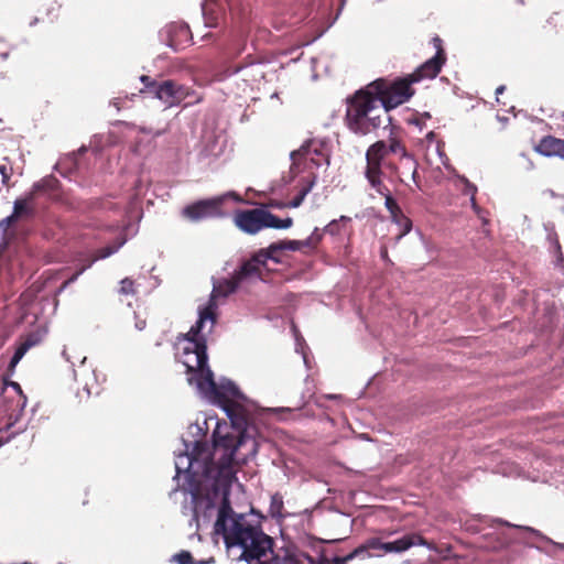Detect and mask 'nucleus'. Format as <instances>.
Returning a JSON list of instances; mask_svg holds the SVG:
<instances>
[{"mask_svg": "<svg viewBox=\"0 0 564 564\" xmlns=\"http://www.w3.org/2000/svg\"><path fill=\"white\" fill-rule=\"evenodd\" d=\"M462 181L465 183L464 193L470 196L471 207L477 214H479L480 209L476 203L477 187L474 184H471L466 177H462Z\"/></svg>", "mask_w": 564, "mask_h": 564, "instance_id": "obj_25", "label": "nucleus"}, {"mask_svg": "<svg viewBox=\"0 0 564 564\" xmlns=\"http://www.w3.org/2000/svg\"><path fill=\"white\" fill-rule=\"evenodd\" d=\"M365 177L367 178L370 186L381 196L384 197V206L390 213V216H394L402 209L397 204L395 199L391 196L389 188L382 183L381 176L365 170Z\"/></svg>", "mask_w": 564, "mask_h": 564, "instance_id": "obj_13", "label": "nucleus"}, {"mask_svg": "<svg viewBox=\"0 0 564 564\" xmlns=\"http://www.w3.org/2000/svg\"><path fill=\"white\" fill-rule=\"evenodd\" d=\"M181 32L184 33L185 35L188 33V29L187 26H182L181 28Z\"/></svg>", "mask_w": 564, "mask_h": 564, "instance_id": "obj_45", "label": "nucleus"}, {"mask_svg": "<svg viewBox=\"0 0 564 564\" xmlns=\"http://www.w3.org/2000/svg\"><path fill=\"white\" fill-rule=\"evenodd\" d=\"M173 561L177 564H195L193 556L188 551H181L173 556Z\"/></svg>", "mask_w": 564, "mask_h": 564, "instance_id": "obj_31", "label": "nucleus"}, {"mask_svg": "<svg viewBox=\"0 0 564 564\" xmlns=\"http://www.w3.org/2000/svg\"><path fill=\"white\" fill-rule=\"evenodd\" d=\"M11 386L13 389H15L18 392L22 393L21 387L18 382H11Z\"/></svg>", "mask_w": 564, "mask_h": 564, "instance_id": "obj_42", "label": "nucleus"}, {"mask_svg": "<svg viewBox=\"0 0 564 564\" xmlns=\"http://www.w3.org/2000/svg\"><path fill=\"white\" fill-rule=\"evenodd\" d=\"M133 281L129 278H124L123 280H121L120 282V293L122 294H132L134 291H133Z\"/></svg>", "mask_w": 564, "mask_h": 564, "instance_id": "obj_33", "label": "nucleus"}, {"mask_svg": "<svg viewBox=\"0 0 564 564\" xmlns=\"http://www.w3.org/2000/svg\"><path fill=\"white\" fill-rule=\"evenodd\" d=\"M0 174L2 176V183L7 184L11 177L12 169L7 164H0Z\"/></svg>", "mask_w": 564, "mask_h": 564, "instance_id": "obj_34", "label": "nucleus"}, {"mask_svg": "<svg viewBox=\"0 0 564 564\" xmlns=\"http://www.w3.org/2000/svg\"><path fill=\"white\" fill-rule=\"evenodd\" d=\"M235 225L243 232L254 235L263 228L288 229L292 218L280 219L265 208L238 210L234 217Z\"/></svg>", "mask_w": 564, "mask_h": 564, "instance_id": "obj_8", "label": "nucleus"}, {"mask_svg": "<svg viewBox=\"0 0 564 564\" xmlns=\"http://www.w3.org/2000/svg\"><path fill=\"white\" fill-rule=\"evenodd\" d=\"M307 558L310 560L311 563H313V557L307 555Z\"/></svg>", "mask_w": 564, "mask_h": 564, "instance_id": "obj_52", "label": "nucleus"}, {"mask_svg": "<svg viewBox=\"0 0 564 564\" xmlns=\"http://www.w3.org/2000/svg\"><path fill=\"white\" fill-rule=\"evenodd\" d=\"M151 85V96L161 100L166 107L177 106L188 96L187 87L171 79Z\"/></svg>", "mask_w": 564, "mask_h": 564, "instance_id": "obj_11", "label": "nucleus"}, {"mask_svg": "<svg viewBox=\"0 0 564 564\" xmlns=\"http://www.w3.org/2000/svg\"><path fill=\"white\" fill-rule=\"evenodd\" d=\"M292 161L291 170L319 167L323 164H329V150L325 141L319 139H310L305 141L300 149L294 150L290 154Z\"/></svg>", "mask_w": 564, "mask_h": 564, "instance_id": "obj_9", "label": "nucleus"}, {"mask_svg": "<svg viewBox=\"0 0 564 564\" xmlns=\"http://www.w3.org/2000/svg\"><path fill=\"white\" fill-rule=\"evenodd\" d=\"M356 550H361L359 558H367L372 555L379 556L386 553V542H382L379 538H370Z\"/></svg>", "mask_w": 564, "mask_h": 564, "instance_id": "obj_19", "label": "nucleus"}, {"mask_svg": "<svg viewBox=\"0 0 564 564\" xmlns=\"http://www.w3.org/2000/svg\"><path fill=\"white\" fill-rule=\"evenodd\" d=\"M313 246V237H308L305 240H285L275 243H271V251H299L303 247H312Z\"/></svg>", "mask_w": 564, "mask_h": 564, "instance_id": "obj_20", "label": "nucleus"}, {"mask_svg": "<svg viewBox=\"0 0 564 564\" xmlns=\"http://www.w3.org/2000/svg\"><path fill=\"white\" fill-rule=\"evenodd\" d=\"M62 355H63V357H64L67 361H69L73 366L75 365V362L70 360V357H69V355H68V352H67V349H66V348L63 350Z\"/></svg>", "mask_w": 564, "mask_h": 564, "instance_id": "obj_40", "label": "nucleus"}, {"mask_svg": "<svg viewBox=\"0 0 564 564\" xmlns=\"http://www.w3.org/2000/svg\"><path fill=\"white\" fill-rule=\"evenodd\" d=\"M339 221H350V217L348 216H340L339 219H334L332 220L325 228H324V231L332 235V236H335L337 234H339V226H338V223Z\"/></svg>", "mask_w": 564, "mask_h": 564, "instance_id": "obj_30", "label": "nucleus"}, {"mask_svg": "<svg viewBox=\"0 0 564 564\" xmlns=\"http://www.w3.org/2000/svg\"><path fill=\"white\" fill-rule=\"evenodd\" d=\"M283 510V497L280 494L271 496L269 513L272 518H281Z\"/></svg>", "mask_w": 564, "mask_h": 564, "instance_id": "obj_24", "label": "nucleus"}, {"mask_svg": "<svg viewBox=\"0 0 564 564\" xmlns=\"http://www.w3.org/2000/svg\"><path fill=\"white\" fill-rule=\"evenodd\" d=\"M14 221H17V219L11 214L0 221V228H2L3 230H7Z\"/></svg>", "mask_w": 564, "mask_h": 564, "instance_id": "obj_37", "label": "nucleus"}, {"mask_svg": "<svg viewBox=\"0 0 564 564\" xmlns=\"http://www.w3.org/2000/svg\"><path fill=\"white\" fill-rule=\"evenodd\" d=\"M431 43L435 48V55L420 65L412 74L394 80L377 79L367 86V89L378 100V105L386 110L387 115L389 110L406 102L413 96L414 90L411 87L413 83L433 79L440 74L446 62L443 41L435 35Z\"/></svg>", "mask_w": 564, "mask_h": 564, "instance_id": "obj_4", "label": "nucleus"}, {"mask_svg": "<svg viewBox=\"0 0 564 564\" xmlns=\"http://www.w3.org/2000/svg\"><path fill=\"white\" fill-rule=\"evenodd\" d=\"M366 170L382 176V169L391 171L403 184L410 177L416 185L417 162L405 145L395 138L377 141L366 152Z\"/></svg>", "mask_w": 564, "mask_h": 564, "instance_id": "obj_5", "label": "nucleus"}, {"mask_svg": "<svg viewBox=\"0 0 564 564\" xmlns=\"http://www.w3.org/2000/svg\"><path fill=\"white\" fill-rule=\"evenodd\" d=\"M391 219L400 228L398 239H401L403 236L411 231L412 220L408 216H405L402 210L397 215L391 216Z\"/></svg>", "mask_w": 564, "mask_h": 564, "instance_id": "obj_22", "label": "nucleus"}, {"mask_svg": "<svg viewBox=\"0 0 564 564\" xmlns=\"http://www.w3.org/2000/svg\"><path fill=\"white\" fill-rule=\"evenodd\" d=\"M214 562V558H209L208 561L206 562H200V564H209V563H213Z\"/></svg>", "mask_w": 564, "mask_h": 564, "instance_id": "obj_48", "label": "nucleus"}, {"mask_svg": "<svg viewBox=\"0 0 564 564\" xmlns=\"http://www.w3.org/2000/svg\"><path fill=\"white\" fill-rule=\"evenodd\" d=\"M74 378L77 382L83 384L87 394H91L94 383L96 382L95 370L86 366V357H82L78 369H74Z\"/></svg>", "mask_w": 564, "mask_h": 564, "instance_id": "obj_17", "label": "nucleus"}, {"mask_svg": "<svg viewBox=\"0 0 564 564\" xmlns=\"http://www.w3.org/2000/svg\"><path fill=\"white\" fill-rule=\"evenodd\" d=\"M28 351H29V349L22 343H20L19 346L17 347L13 356L11 357V360L9 362V367L11 369L15 368L17 365L20 362V360L24 357V355Z\"/></svg>", "mask_w": 564, "mask_h": 564, "instance_id": "obj_27", "label": "nucleus"}, {"mask_svg": "<svg viewBox=\"0 0 564 564\" xmlns=\"http://www.w3.org/2000/svg\"><path fill=\"white\" fill-rule=\"evenodd\" d=\"M4 444V441L0 438V447Z\"/></svg>", "mask_w": 564, "mask_h": 564, "instance_id": "obj_51", "label": "nucleus"}, {"mask_svg": "<svg viewBox=\"0 0 564 564\" xmlns=\"http://www.w3.org/2000/svg\"><path fill=\"white\" fill-rule=\"evenodd\" d=\"M535 151L544 156L564 159V140L551 135L544 137L535 145Z\"/></svg>", "mask_w": 564, "mask_h": 564, "instance_id": "obj_16", "label": "nucleus"}, {"mask_svg": "<svg viewBox=\"0 0 564 564\" xmlns=\"http://www.w3.org/2000/svg\"><path fill=\"white\" fill-rule=\"evenodd\" d=\"M506 87L503 85L499 86L497 89H496V95H500L505 91Z\"/></svg>", "mask_w": 564, "mask_h": 564, "instance_id": "obj_44", "label": "nucleus"}, {"mask_svg": "<svg viewBox=\"0 0 564 564\" xmlns=\"http://www.w3.org/2000/svg\"><path fill=\"white\" fill-rule=\"evenodd\" d=\"M361 550H354L350 553H348L345 556H334L330 560L332 564H347L348 562L352 561L354 558H357L360 556Z\"/></svg>", "mask_w": 564, "mask_h": 564, "instance_id": "obj_28", "label": "nucleus"}, {"mask_svg": "<svg viewBox=\"0 0 564 564\" xmlns=\"http://www.w3.org/2000/svg\"><path fill=\"white\" fill-rule=\"evenodd\" d=\"M54 182H55V180L52 176L42 178L41 181L33 184V187H32L33 193L53 188Z\"/></svg>", "mask_w": 564, "mask_h": 564, "instance_id": "obj_29", "label": "nucleus"}, {"mask_svg": "<svg viewBox=\"0 0 564 564\" xmlns=\"http://www.w3.org/2000/svg\"><path fill=\"white\" fill-rule=\"evenodd\" d=\"M147 326V323L144 319H140V318H137L135 321V324H134V327L138 329V330H143Z\"/></svg>", "mask_w": 564, "mask_h": 564, "instance_id": "obj_39", "label": "nucleus"}, {"mask_svg": "<svg viewBox=\"0 0 564 564\" xmlns=\"http://www.w3.org/2000/svg\"><path fill=\"white\" fill-rule=\"evenodd\" d=\"M554 246H555L556 251H557L560 254H562V252H561V245H560V242H558L557 238H555V239H554Z\"/></svg>", "mask_w": 564, "mask_h": 564, "instance_id": "obj_41", "label": "nucleus"}, {"mask_svg": "<svg viewBox=\"0 0 564 564\" xmlns=\"http://www.w3.org/2000/svg\"><path fill=\"white\" fill-rule=\"evenodd\" d=\"M41 341V336L37 333H30L21 341L28 349L36 346Z\"/></svg>", "mask_w": 564, "mask_h": 564, "instance_id": "obj_32", "label": "nucleus"}, {"mask_svg": "<svg viewBox=\"0 0 564 564\" xmlns=\"http://www.w3.org/2000/svg\"><path fill=\"white\" fill-rule=\"evenodd\" d=\"M491 522L503 524V525H507V527L517 528V529L525 531V532H528L531 535H534L536 538H543V535H542V533L540 531H538V530H535V529H533L531 527H522V525L511 524L510 522L505 521L502 519H495V520H491Z\"/></svg>", "mask_w": 564, "mask_h": 564, "instance_id": "obj_26", "label": "nucleus"}, {"mask_svg": "<svg viewBox=\"0 0 564 564\" xmlns=\"http://www.w3.org/2000/svg\"><path fill=\"white\" fill-rule=\"evenodd\" d=\"M301 354L303 355L304 362L307 364V359H306V356H305L303 349H301Z\"/></svg>", "mask_w": 564, "mask_h": 564, "instance_id": "obj_47", "label": "nucleus"}, {"mask_svg": "<svg viewBox=\"0 0 564 564\" xmlns=\"http://www.w3.org/2000/svg\"><path fill=\"white\" fill-rule=\"evenodd\" d=\"M414 545H427V542L419 534H405L394 541L386 542V553H401Z\"/></svg>", "mask_w": 564, "mask_h": 564, "instance_id": "obj_15", "label": "nucleus"}, {"mask_svg": "<svg viewBox=\"0 0 564 564\" xmlns=\"http://www.w3.org/2000/svg\"><path fill=\"white\" fill-rule=\"evenodd\" d=\"M279 251H271V245L267 249H261L250 259L245 260L229 278H223L214 282L213 291L208 303H216L217 297H227L239 289L262 280L263 269L268 260L279 262Z\"/></svg>", "mask_w": 564, "mask_h": 564, "instance_id": "obj_7", "label": "nucleus"}, {"mask_svg": "<svg viewBox=\"0 0 564 564\" xmlns=\"http://www.w3.org/2000/svg\"><path fill=\"white\" fill-rule=\"evenodd\" d=\"M228 196L235 198L237 202L241 200L236 193L229 192L226 195L197 200L185 206L182 209V216L192 223H198L212 218H221L225 216L221 206Z\"/></svg>", "mask_w": 564, "mask_h": 564, "instance_id": "obj_10", "label": "nucleus"}, {"mask_svg": "<svg viewBox=\"0 0 564 564\" xmlns=\"http://www.w3.org/2000/svg\"><path fill=\"white\" fill-rule=\"evenodd\" d=\"M225 150L221 137L209 133L203 137L200 153L206 158H218Z\"/></svg>", "mask_w": 564, "mask_h": 564, "instance_id": "obj_18", "label": "nucleus"}, {"mask_svg": "<svg viewBox=\"0 0 564 564\" xmlns=\"http://www.w3.org/2000/svg\"><path fill=\"white\" fill-rule=\"evenodd\" d=\"M230 520L239 523L248 532L240 534L239 541L226 539V531L214 529L223 536L229 556L247 564H299V560L286 550L273 552V539L265 534L260 524H252L243 513H230Z\"/></svg>", "mask_w": 564, "mask_h": 564, "instance_id": "obj_3", "label": "nucleus"}, {"mask_svg": "<svg viewBox=\"0 0 564 564\" xmlns=\"http://www.w3.org/2000/svg\"><path fill=\"white\" fill-rule=\"evenodd\" d=\"M310 237H313V246H314L322 239V234L318 232L317 228H315V230L313 231V234Z\"/></svg>", "mask_w": 564, "mask_h": 564, "instance_id": "obj_38", "label": "nucleus"}, {"mask_svg": "<svg viewBox=\"0 0 564 564\" xmlns=\"http://www.w3.org/2000/svg\"><path fill=\"white\" fill-rule=\"evenodd\" d=\"M140 80L144 85L145 93H148L150 95H151V86H152L151 84H159L158 82L151 79V77L147 76V75H142L140 77Z\"/></svg>", "mask_w": 564, "mask_h": 564, "instance_id": "obj_35", "label": "nucleus"}, {"mask_svg": "<svg viewBox=\"0 0 564 564\" xmlns=\"http://www.w3.org/2000/svg\"><path fill=\"white\" fill-rule=\"evenodd\" d=\"M310 188H306V189H303L292 202H291V206L292 207H299L304 197L306 196V194L308 193Z\"/></svg>", "mask_w": 564, "mask_h": 564, "instance_id": "obj_36", "label": "nucleus"}, {"mask_svg": "<svg viewBox=\"0 0 564 564\" xmlns=\"http://www.w3.org/2000/svg\"><path fill=\"white\" fill-rule=\"evenodd\" d=\"M390 121L391 118L367 88L358 90L348 99L346 123L355 134H369Z\"/></svg>", "mask_w": 564, "mask_h": 564, "instance_id": "obj_6", "label": "nucleus"}, {"mask_svg": "<svg viewBox=\"0 0 564 564\" xmlns=\"http://www.w3.org/2000/svg\"><path fill=\"white\" fill-rule=\"evenodd\" d=\"M225 410H226V412H227V415L231 419L230 411H229L227 408H225Z\"/></svg>", "mask_w": 564, "mask_h": 564, "instance_id": "obj_50", "label": "nucleus"}, {"mask_svg": "<svg viewBox=\"0 0 564 564\" xmlns=\"http://www.w3.org/2000/svg\"><path fill=\"white\" fill-rule=\"evenodd\" d=\"M249 32L250 28L245 24L235 28L230 32L228 43L223 47L224 55L228 58H232L245 52Z\"/></svg>", "mask_w": 564, "mask_h": 564, "instance_id": "obj_12", "label": "nucleus"}, {"mask_svg": "<svg viewBox=\"0 0 564 564\" xmlns=\"http://www.w3.org/2000/svg\"><path fill=\"white\" fill-rule=\"evenodd\" d=\"M434 138H435V133H434V131H430V132L426 134V139H427L429 141H433V140H434Z\"/></svg>", "mask_w": 564, "mask_h": 564, "instance_id": "obj_43", "label": "nucleus"}, {"mask_svg": "<svg viewBox=\"0 0 564 564\" xmlns=\"http://www.w3.org/2000/svg\"><path fill=\"white\" fill-rule=\"evenodd\" d=\"M216 310L217 304L214 302L199 306L198 319L186 334L177 337L175 349L177 360L186 368L189 386L195 387L202 397L225 404L230 400H243L245 397L229 379L217 383L208 366L206 343L217 321Z\"/></svg>", "mask_w": 564, "mask_h": 564, "instance_id": "obj_2", "label": "nucleus"}, {"mask_svg": "<svg viewBox=\"0 0 564 564\" xmlns=\"http://www.w3.org/2000/svg\"><path fill=\"white\" fill-rule=\"evenodd\" d=\"M242 68H243L242 66L237 67V68L235 69V73L240 72Z\"/></svg>", "mask_w": 564, "mask_h": 564, "instance_id": "obj_49", "label": "nucleus"}, {"mask_svg": "<svg viewBox=\"0 0 564 564\" xmlns=\"http://www.w3.org/2000/svg\"><path fill=\"white\" fill-rule=\"evenodd\" d=\"M186 451L176 456V476L186 474L188 480V492L193 505L192 521L197 524L200 519L210 520L213 512L218 506L217 519L214 529L226 531L229 541H239L242 532L247 529L232 520L234 512L229 496L234 481L237 480L234 468L235 454L238 449L247 447L248 454L256 455L257 442L245 433L238 435L221 433V427L213 432V454L206 443L195 441L189 446L185 444Z\"/></svg>", "mask_w": 564, "mask_h": 564, "instance_id": "obj_1", "label": "nucleus"}, {"mask_svg": "<svg viewBox=\"0 0 564 564\" xmlns=\"http://www.w3.org/2000/svg\"><path fill=\"white\" fill-rule=\"evenodd\" d=\"M319 564H332V563H330V560L323 558Z\"/></svg>", "mask_w": 564, "mask_h": 564, "instance_id": "obj_46", "label": "nucleus"}, {"mask_svg": "<svg viewBox=\"0 0 564 564\" xmlns=\"http://www.w3.org/2000/svg\"><path fill=\"white\" fill-rule=\"evenodd\" d=\"M126 240L121 239L118 242L100 248L96 251V254L93 259H90L86 264H84L79 270H77L69 279H67L61 286L59 292L65 290L69 284L74 283L79 275H82L87 269H89L97 260L106 259L111 254L116 253L123 245Z\"/></svg>", "mask_w": 564, "mask_h": 564, "instance_id": "obj_14", "label": "nucleus"}, {"mask_svg": "<svg viewBox=\"0 0 564 564\" xmlns=\"http://www.w3.org/2000/svg\"><path fill=\"white\" fill-rule=\"evenodd\" d=\"M33 199V193H31L25 198H18L13 203V212L12 215L18 220L20 217L24 215L31 214V208L29 207V202Z\"/></svg>", "mask_w": 564, "mask_h": 564, "instance_id": "obj_21", "label": "nucleus"}, {"mask_svg": "<svg viewBox=\"0 0 564 564\" xmlns=\"http://www.w3.org/2000/svg\"><path fill=\"white\" fill-rule=\"evenodd\" d=\"M214 0H205L202 4V12L205 21V25L208 28H214L217 25L218 17L214 15L213 8Z\"/></svg>", "mask_w": 564, "mask_h": 564, "instance_id": "obj_23", "label": "nucleus"}]
</instances>
